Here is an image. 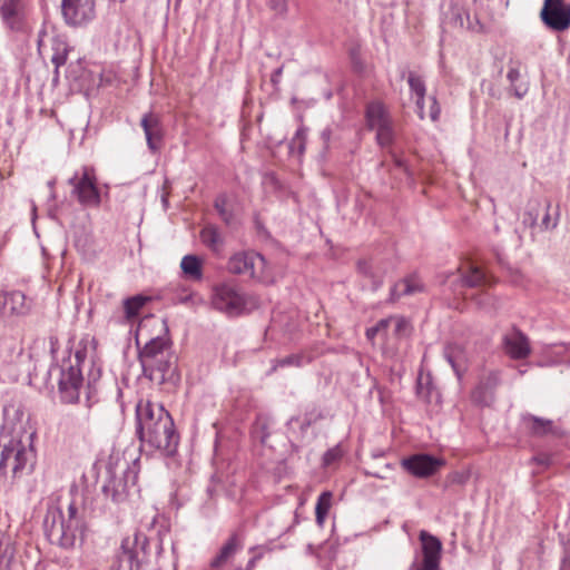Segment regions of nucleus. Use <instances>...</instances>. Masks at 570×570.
<instances>
[{"label": "nucleus", "mask_w": 570, "mask_h": 570, "mask_svg": "<svg viewBox=\"0 0 570 570\" xmlns=\"http://www.w3.org/2000/svg\"><path fill=\"white\" fill-rule=\"evenodd\" d=\"M533 460L537 463H539L541 465H546V466H548L551 463V461H552V459H551V456L549 454H539L535 458H533Z\"/></svg>", "instance_id": "39"}, {"label": "nucleus", "mask_w": 570, "mask_h": 570, "mask_svg": "<svg viewBox=\"0 0 570 570\" xmlns=\"http://www.w3.org/2000/svg\"><path fill=\"white\" fill-rule=\"evenodd\" d=\"M548 223H549V216L547 215V216H546V218L543 219V224H544L546 226H548Z\"/></svg>", "instance_id": "45"}, {"label": "nucleus", "mask_w": 570, "mask_h": 570, "mask_svg": "<svg viewBox=\"0 0 570 570\" xmlns=\"http://www.w3.org/2000/svg\"><path fill=\"white\" fill-rule=\"evenodd\" d=\"M402 465L414 476L428 478L436 473L444 461L428 454H415L403 460Z\"/></svg>", "instance_id": "14"}, {"label": "nucleus", "mask_w": 570, "mask_h": 570, "mask_svg": "<svg viewBox=\"0 0 570 570\" xmlns=\"http://www.w3.org/2000/svg\"><path fill=\"white\" fill-rule=\"evenodd\" d=\"M468 480V474L464 473H454L453 474V481L459 483H464Z\"/></svg>", "instance_id": "41"}, {"label": "nucleus", "mask_w": 570, "mask_h": 570, "mask_svg": "<svg viewBox=\"0 0 570 570\" xmlns=\"http://www.w3.org/2000/svg\"><path fill=\"white\" fill-rule=\"evenodd\" d=\"M36 434L31 433L26 439H11L0 453V473L7 475V469L11 471L13 479L32 473L37 462L35 448Z\"/></svg>", "instance_id": "4"}, {"label": "nucleus", "mask_w": 570, "mask_h": 570, "mask_svg": "<svg viewBox=\"0 0 570 570\" xmlns=\"http://www.w3.org/2000/svg\"><path fill=\"white\" fill-rule=\"evenodd\" d=\"M446 357H448L449 362L453 365V363H454L453 356L449 351H446Z\"/></svg>", "instance_id": "44"}, {"label": "nucleus", "mask_w": 570, "mask_h": 570, "mask_svg": "<svg viewBox=\"0 0 570 570\" xmlns=\"http://www.w3.org/2000/svg\"><path fill=\"white\" fill-rule=\"evenodd\" d=\"M14 556V549L10 542L0 540V570H9Z\"/></svg>", "instance_id": "32"}, {"label": "nucleus", "mask_w": 570, "mask_h": 570, "mask_svg": "<svg viewBox=\"0 0 570 570\" xmlns=\"http://www.w3.org/2000/svg\"><path fill=\"white\" fill-rule=\"evenodd\" d=\"M242 548V542L236 533L232 534L227 542L222 547L219 553L212 561L213 568L223 567Z\"/></svg>", "instance_id": "23"}, {"label": "nucleus", "mask_w": 570, "mask_h": 570, "mask_svg": "<svg viewBox=\"0 0 570 570\" xmlns=\"http://www.w3.org/2000/svg\"><path fill=\"white\" fill-rule=\"evenodd\" d=\"M466 265L469 271L468 274L464 275V283L468 286L475 287L490 284V277L482 268L471 262L466 263Z\"/></svg>", "instance_id": "27"}, {"label": "nucleus", "mask_w": 570, "mask_h": 570, "mask_svg": "<svg viewBox=\"0 0 570 570\" xmlns=\"http://www.w3.org/2000/svg\"><path fill=\"white\" fill-rule=\"evenodd\" d=\"M70 184L78 202L85 206H98L100 194L97 187V177L94 168L83 167L80 174H76Z\"/></svg>", "instance_id": "10"}, {"label": "nucleus", "mask_w": 570, "mask_h": 570, "mask_svg": "<svg viewBox=\"0 0 570 570\" xmlns=\"http://www.w3.org/2000/svg\"><path fill=\"white\" fill-rule=\"evenodd\" d=\"M381 284H382V281H381V279H377V281L375 282V287H379Z\"/></svg>", "instance_id": "46"}, {"label": "nucleus", "mask_w": 570, "mask_h": 570, "mask_svg": "<svg viewBox=\"0 0 570 570\" xmlns=\"http://www.w3.org/2000/svg\"><path fill=\"white\" fill-rule=\"evenodd\" d=\"M62 14L70 26H85L96 16V0H62Z\"/></svg>", "instance_id": "13"}, {"label": "nucleus", "mask_w": 570, "mask_h": 570, "mask_svg": "<svg viewBox=\"0 0 570 570\" xmlns=\"http://www.w3.org/2000/svg\"><path fill=\"white\" fill-rule=\"evenodd\" d=\"M357 269L364 276H368V277H372V278L375 277L374 273H373L372 264L368 261H360L357 263Z\"/></svg>", "instance_id": "37"}, {"label": "nucleus", "mask_w": 570, "mask_h": 570, "mask_svg": "<svg viewBox=\"0 0 570 570\" xmlns=\"http://www.w3.org/2000/svg\"><path fill=\"white\" fill-rule=\"evenodd\" d=\"M28 312L26 296L20 291L0 292V321L21 316Z\"/></svg>", "instance_id": "15"}, {"label": "nucleus", "mask_w": 570, "mask_h": 570, "mask_svg": "<svg viewBox=\"0 0 570 570\" xmlns=\"http://www.w3.org/2000/svg\"><path fill=\"white\" fill-rule=\"evenodd\" d=\"M407 82L411 91L416 96L415 104L417 107V115L421 119H424L426 116L424 111V98L426 92L425 83L420 76L413 72L409 75Z\"/></svg>", "instance_id": "24"}, {"label": "nucleus", "mask_w": 570, "mask_h": 570, "mask_svg": "<svg viewBox=\"0 0 570 570\" xmlns=\"http://www.w3.org/2000/svg\"><path fill=\"white\" fill-rule=\"evenodd\" d=\"M500 383L498 372L484 375L472 392V400L482 405H490L494 400V390Z\"/></svg>", "instance_id": "19"}, {"label": "nucleus", "mask_w": 570, "mask_h": 570, "mask_svg": "<svg viewBox=\"0 0 570 570\" xmlns=\"http://www.w3.org/2000/svg\"><path fill=\"white\" fill-rule=\"evenodd\" d=\"M258 558H259V556H258V557H254L253 559H250V560H249V562H248V564H247V567H248V569H249V570H250V569H253V568L255 567V563H256V561L258 560Z\"/></svg>", "instance_id": "43"}, {"label": "nucleus", "mask_w": 570, "mask_h": 570, "mask_svg": "<svg viewBox=\"0 0 570 570\" xmlns=\"http://www.w3.org/2000/svg\"><path fill=\"white\" fill-rule=\"evenodd\" d=\"M26 0H6L1 7V14L7 24L17 28L24 14Z\"/></svg>", "instance_id": "20"}, {"label": "nucleus", "mask_w": 570, "mask_h": 570, "mask_svg": "<svg viewBox=\"0 0 570 570\" xmlns=\"http://www.w3.org/2000/svg\"><path fill=\"white\" fill-rule=\"evenodd\" d=\"M525 426L534 435L554 434L557 432L552 421L530 415L524 419Z\"/></svg>", "instance_id": "25"}, {"label": "nucleus", "mask_w": 570, "mask_h": 570, "mask_svg": "<svg viewBox=\"0 0 570 570\" xmlns=\"http://www.w3.org/2000/svg\"><path fill=\"white\" fill-rule=\"evenodd\" d=\"M503 343L505 353L514 360L525 358L531 352L528 337L518 330L505 334Z\"/></svg>", "instance_id": "18"}, {"label": "nucleus", "mask_w": 570, "mask_h": 570, "mask_svg": "<svg viewBox=\"0 0 570 570\" xmlns=\"http://www.w3.org/2000/svg\"><path fill=\"white\" fill-rule=\"evenodd\" d=\"M389 327L390 320L386 317L379 321L374 326L368 327L365 332V335L371 343H374L377 336L385 337L387 335Z\"/></svg>", "instance_id": "31"}, {"label": "nucleus", "mask_w": 570, "mask_h": 570, "mask_svg": "<svg viewBox=\"0 0 570 570\" xmlns=\"http://www.w3.org/2000/svg\"><path fill=\"white\" fill-rule=\"evenodd\" d=\"M343 450L340 445H336L330 450L326 451V453L323 456V464L325 466H332L336 462H338L343 456Z\"/></svg>", "instance_id": "34"}, {"label": "nucleus", "mask_w": 570, "mask_h": 570, "mask_svg": "<svg viewBox=\"0 0 570 570\" xmlns=\"http://www.w3.org/2000/svg\"><path fill=\"white\" fill-rule=\"evenodd\" d=\"M227 268L232 274L246 276L261 283L269 284L274 282L273 273L266 259L254 250L234 254L227 263Z\"/></svg>", "instance_id": "5"}, {"label": "nucleus", "mask_w": 570, "mask_h": 570, "mask_svg": "<svg viewBox=\"0 0 570 570\" xmlns=\"http://www.w3.org/2000/svg\"><path fill=\"white\" fill-rule=\"evenodd\" d=\"M86 357H87L86 346H79L75 351L73 357H71V360H72L73 364H77L80 367L81 363L86 360Z\"/></svg>", "instance_id": "38"}, {"label": "nucleus", "mask_w": 570, "mask_h": 570, "mask_svg": "<svg viewBox=\"0 0 570 570\" xmlns=\"http://www.w3.org/2000/svg\"><path fill=\"white\" fill-rule=\"evenodd\" d=\"M213 306L228 315H239L246 307V299L232 283H222L213 288Z\"/></svg>", "instance_id": "9"}, {"label": "nucleus", "mask_w": 570, "mask_h": 570, "mask_svg": "<svg viewBox=\"0 0 570 570\" xmlns=\"http://www.w3.org/2000/svg\"><path fill=\"white\" fill-rule=\"evenodd\" d=\"M367 127L376 131L377 142L385 147L390 146L394 138L392 119L386 107L381 101H372L366 107Z\"/></svg>", "instance_id": "6"}, {"label": "nucleus", "mask_w": 570, "mask_h": 570, "mask_svg": "<svg viewBox=\"0 0 570 570\" xmlns=\"http://www.w3.org/2000/svg\"><path fill=\"white\" fill-rule=\"evenodd\" d=\"M430 108H429V112H428V116L430 117V119L432 121H438L439 118H440V112H441V109H440V106H439V102L438 100L435 99V97H431L430 98Z\"/></svg>", "instance_id": "36"}, {"label": "nucleus", "mask_w": 570, "mask_h": 570, "mask_svg": "<svg viewBox=\"0 0 570 570\" xmlns=\"http://www.w3.org/2000/svg\"><path fill=\"white\" fill-rule=\"evenodd\" d=\"M114 568L115 570H141V559L136 548V540L130 538L122 540Z\"/></svg>", "instance_id": "17"}, {"label": "nucleus", "mask_w": 570, "mask_h": 570, "mask_svg": "<svg viewBox=\"0 0 570 570\" xmlns=\"http://www.w3.org/2000/svg\"><path fill=\"white\" fill-rule=\"evenodd\" d=\"M423 291V284L416 275H411L397 282L391 289V298L399 299L403 295H412Z\"/></svg>", "instance_id": "21"}, {"label": "nucleus", "mask_w": 570, "mask_h": 570, "mask_svg": "<svg viewBox=\"0 0 570 570\" xmlns=\"http://www.w3.org/2000/svg\"><path fill=\"white\" fill-rule=\"evenodd\" d=\"M83 377L81 368L72 363L71 356L63 360L60 377L58 381V391L63 403H76L79 400Z\"/></svg>", "instance_id": "8"}, {"label": "nucleus", "mask_w": 570, "mask_h": 570, "mask_svg": "<svg viewBox=\"0 0 570 570\" xmlns=\"http://www.w3.org/2000/svg\"><path fill=\"white\" fill-rule=\"evenodd\" d=\"M149 327L158 330L156 337L150 338L139 352V361L142 372L150 380L163 382L169 368L167 350L169 340L167 336V325L164 320L154 316L144 318L137 330L136 342L139 344V337L149 333Z\"/></svg>", "instance_id": "2"}, {"label": "nucleus", "mask_w": 570, "mask_h": 570, "mask_svg": "<svg viewBox=\"0 0 570 570\" xmlns=\"http://www.w3.org/2000/svg\"><path fill=\"white\" fill-rule=\"evenodd\" d=\"M140 126L145 132L148 148L154 153L158 151L161 148L165 134L160 116L149 111L142 116Z\"/></svg>", "instance_id": "16"}, {"label": "nucleus", "mask_w": 570, "mask_h": 570, "mask_svg": "<svg viewBox=\"0 0 570 570\" xmlns=\"http://www.w3.org/2000/svg\"><path fill=\"white\" fill-rule=\"evenodd\" d=\"M200 239L203 244L209 247L213 252H218L223 244V238L218 228L212 225L205 226L200 230Z\"/></svg>", "instance_id": "29"}, {"label": "nucleus", "mask_w": 570, "mask_h": 570, "mask_svg": "<svg viewBox=\"0 0 570 570\" xmlns=\"http://www.w3.org/2000/svg\"><path fill=\"white\" fill-rule=\"evenodd\" d=\"M38 51L43 59H50L58 73V69L67 61L69 49L63 36L53 29H43L39 32Z\"/></svg>", "instance_id": "7"}, {"label": "nucleus", "mask_w": 570, "mask_h": 570, "mask_svg": "<svg viewBox=\"0 0 570 570\" xmlns=\"http://www.w3.org/2000/svg\"><path fill=\"white\" fill-rule=\"evenodd\" d=\"M149 299L150 298L148 296L142 295H136L125 299L124 311L126 321L129 323L134 322Z\"/></svg>", "instance_id": "26"}, {"label": "nucleus", "mask_w": 570, "mask_h": 570, "mask_svg": "<svg viewBox=\"0 0 570 570\" xmlns=\"http://www.w3.org/2000/svg\"><path fill=\"white\" fill-rule=\"evenodd\" d=\"M180 268L186 278L199 282L203 278V259L196 255H186L181 258Z\"/></svg>", "instance_id": "22"}, {"label": "nucleus", "mask_w": 570, "mask_h": 570, "mask_svg": "<svg viewBox=\"0 0 570 570\" xmlns=\"http://www.w3.org/2000/svg\"><path fill=\"white\" fill-rule=\"evenodd\" d=\"M333 503V493L331 491H324L320 494L316 507H315V518L316 523L320 527H323L326 517L328 514V511L332 508Z\"/></svg>", "instance_id": "28"}, {"label": "nucleus", "mask_w": 570, "mask_h": 570, "mask_svg": "<svg viewBox=\"0 0 570 570\" xmlns=\"http://www.w3.org/2000/svg\"><path fill=\"white\" fill-rule=\"evenodd\" d=\"M508 79L510 80L511 83H513L514 81H517L520 77V72L518 69L515 68H511L509 71H508V75H507Z\"/></svg>", "instance_id": "40"}, {"label": "nucleus", "mask_w": 570, "mask_h": 570, "mask_svg": "<svg viewBox=\"0 0 570 570\" xmlns=\"http://www.w3.org/2000/svg\"><path fill=\"white\" fill-rule=\"evenodd\" d=\"M43 524L49 541L66 549L75 546L77 534L82 531V520L73 502L69 503L67 515L58 508L50 507Z\"/></svg>", "instance_id": "3"}, {"label": "nucleus", "mask_w": 570, "mask_h": 570, "mask_svg": "<svg viewBox=\"0 0 570 570\" xmlns=\"http://www.w3.org/2000/svg\"><path fill=\"white\" fill-rule=\"evenodd\" d=\"M420 541L422 543V560H415L410 570H439L442 552L441 541L426 531L420 532Z\"/></svg>", "instance_id": "12"}, {"label": "nucleus", "mask_w": 570, "mask_h": 570, "mask_svg": "<svg viewBox=\"0 0 570 570\" xmlns=\"http://www.w3.org/2000/svg\"><path fill=\"white\" fill-rule=\"evenodd\" d=\"M540 18L549 29L564 31L570 28V3L566 0H544Z\"/></svg>", "instance_id": "11"}, {"label": "nucleus", "mask_w": 570, "mask_h": 570, "mask_svg": "<svg viewBox=\"0 0 570 570\" xmlns=\"http://www.w3.org/2000/svg\"><path fill=\"white\" fill-rule=\"evenodd\" d=\"M138 435L141 443L167 455L178 445V434L173 417L160 404L140 400L136 407Z\"/></svg>", "instance_id": "1"}, {"label": "nucleus", "mask_w": 570, "mask_h": 570, "mask_svg": "<svg viewBox=\"0 0 570 570\" xmlns=\"http://www.w3.org/2000/svg\"><path fill=\"white\" fill-rule=\"evenodd\" d=\"M390 326L393 325V333L395 336H404L407 335L411 328L410 322L403 316H390Z\"/></svg>", "instance_id": "33"}, {"label": "nucleus", "mask_w": 570, "mask_h": 570, "mask_svg": "<svg viewBox=\"0 0 570 570\" xmlns=\"http://www.w3.org/2000/svg\"><path fill=\"white\" fill-rule=\"evenodd\" d=\"M227 205H228V200H227V197L222 195V196H218L215 200V208L217 209V212L219 213V215L222 216V218L226 222V223H229L230 218H232V215L230 213L228 212L227 209Z\"/></svg>", "instance_id": "35"}, {"label": "nucleus", "mask_w": 570, "mask_h": 570, "mask_svg": "<svg viewBox=\"0 0 570 570\" xmlns=\"http://www.w3.org/2000/svg\"><path fill=\"white\" fill-rule=\"evenodd\" d=\"M312 361V357L309 355H306L304 353L298 354H292L284 358H281L277 361V366L285 367V366H303L305 364H308Z\"/></svg>", "instance_id": "30"}, {"label": "nucleus", "mask_w": 570, "mask_h": 570, "mask_svg": "<svg viewBox=\"0 0 570 570\" xmlns=\"http://www.w3.org/2000/svg\"><path fill=\"white\" fill-rule=\"evenodd\" d=\"M124 499H125V495L121 494V493H118V492L114 493V495H112V500L116 501V502H120Z\"/></svg>", "instance_id": "42"}]
</instances>
